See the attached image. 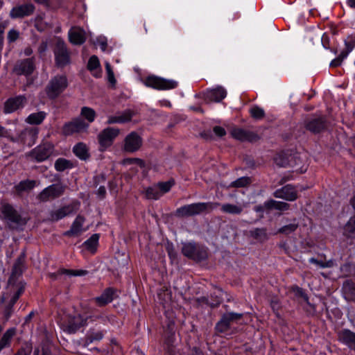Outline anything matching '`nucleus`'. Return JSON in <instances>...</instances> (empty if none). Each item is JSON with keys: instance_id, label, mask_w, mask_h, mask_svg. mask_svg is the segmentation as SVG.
Returning a JSON list of instances; mask_svg holds the SVG:
<instances>
[{"instance_id": "f257e3e1", "label": "nucleus", "mask_w": 355, "mask_h": 355, "mask_svg": "<svg viewBox=\"0 0 355 355\" xmlns=\"http://www.w3.org/2000/svg\"><path fill=\"white\" fill-rule=\"evenodd\" d=\"M0 211L6 226L10 230H21L27 223L26 218H24L10 204L2 205Z\"/></svg>"}, {"instance_id": "f03ea898", "label": "nucleus", "mask_w": 355, "mask_h": 355, "mask_svg": "<svg viewBox=\"0 0 355 355\" xmlns=\"http://www.w3.org/2000/svg\"><path fill=\"white\" fill-rule=\"evenodd\" d=\"M219 202H197L184 205L175 211V216L179 218H188L210 211L219 207Z\"/></svg>"}, {"instance_id": "7ed1b4c3", "label": "nucleus", "mask_w": 355, "mask_h": 355, "mask_svg": "<svg viewBox=\"0 0 355 355\" xmlns=\"http://www.w3.org/2000/svg\"><path fill=\"white\" fill-rule=\"evenodd\" d=\"M219 202H197L184 205L175 211V216L179 218H188L210 211L219 207Z\"/></svg>"}, {"instance_id": "20e7f679", "label": "nucleus", "mask_w": 355, "mask_h": 355, "mask_svg": "<svg viewBox=\"0 0 355 355\" xmlns=\"http://www.w3.org/2000/svg\"><path fill=\"white\" fill-rule=\"evenodd\" d=\"M182 253L196 262H200L208 258L207 248L195 242L183 243Z\"/></svg>"}, {"instance_id": "39448f33", "label": "nucleus", "mask_w": 355, "mask_h": 355, "mask_svg": "<svg viewBox=\"0 0 355 355\" xmlns=\"http://www.w3.org/2000/svg\"><path fill=\"white\" fill-rule=\"evenodd\" d=\"M67 186L61 181L44 188L36 196L40 202H46L60 198L66 191Z\"/></svg>"}, {"instance_id": "423d86ee", "label": "nucleus", "mask_w": 355, "mask_h": 355, "mask_svg": "<svg viewBox=\"0 0 355 355\" xmlns=\"http://www.w3.org/2000/svg\"><path fill=\"white\" fill-rule=\"evenodd\" d=\"M68 85L64 76H56L51 79L45 87V92L49 99L56 98Z\"/></svg>"}, {"instance_id": "0eeeda50", "label": "nucleus", "mask_w": 355, "mask_h": 355, "mask_svg": "<svg viewBox=\"0 0 355 355\" xmlns=\"http://www.w3.org/2000/svg\"><path fill=\"white\" fill-rule=\"evenodd\" d=\"M224 308L226 312L223 313L220 320L216 324L215 330L218 333H225L230 329L231 324L241 320L243 313H234L228 311V306L225 305Z\"/></svg>"}, {"instance_id": "6e6552de", "label": "nucleus", "mask_w": 355, "mask_h": 355, "mask_svg": "<svg viewBox=\"0 0 355 355\" xmlns=\"http://www.w3.org/2000/svg\"><path fill=\"white\" fill-rule=\"evenodd\" d=\"M304 128L313 134H318L327 128V120L325 116H311L303 122Z\"/></svg>"}, {"instance_id": "1a4fd4ad", "label": "nucleus", "mask_w": 355, "mask_h": 355, "mask_svg": "<svg viewBox=\"0 0 355 355\" xmlns=\"http://www.w3.org/2000/svg\"><path fill=\"white\" fill-rule=\"evenodd\" d=\"M144 85L158 90H166L174 89L178 86V83L173 80H168L154 75L148 76L144 80Z\"/></svg>"}, {"instance_id": "9d476101", "label": "nucleus", "mask_w": 355, "mask_h": 355, "mask_svg": "<svg viewBox=\"0 0 355 355\" xmlns=\"http://www.w3.org/2000/svg\"><path fill=\"white\" fill-rule=\"evenodd\" d=\"M55 64L59 67H63L70 62V54L67 44L62 39L56 42L53 50Z\"/></svg>"}, {"instance_id": "9b49d317", "label": "nucleus", "mask_w": 355, "mask_h": 355, "mask_svg": "<svg viewBox=\"0 0 355 355\" xmlns=\"http://www.w3.org/2000/svg\"><path fill=\"white\" fill-rule=\"evenodd\" d=\"M35 69V57H31L17 60L12 71L17 76H28L31 75Z\"/></svg>"}, {"instance_id": "f8f14e48", "label": "nucleus", "mask_w": 355, "mask_h": 355, "mask_svg": "<svg viewBox=\"0 0 355 355\" xmlns=\"http://www.w3.org/2000/svg\"><path fill=\"white\" fill-rule=\"evenodd\" d=\"M88 128L89 123H86L83 119L77 117L65 123L62 128V132L64 135L69 136L74 133L87 132Z\"/></svg>"}, {"instance_id": "ddd939ff", "label": "nucleus", "mask_w": 355, "mask_h": 355, "mask_svg": "<svg viewBox=\"0 0 355 355\" xmlns=\"http://www.w3.org/2000/svg\"><path fill=\"white\" fill-rule=\"evenodd\" d=\"M119 128L108 127L103 130L98 135V140L100 145V150L104 151L112 146L114 139L119 135Z\"/></svg>"}, {"instance_id": "4468645a", "label": "nucleus", "mask_w": 355, "mask_h": 355, "mask_svg": "<svg viewBox=\"0 0 355 355\" xmlns=\"http://www.w3.org/2000/svg\"><path fill=\"white\" fill-rule=\"evenodd\" d=\"M53 146L50 143H44L33 148L28 156L37 162L47 159L53 153Z\"/></svg>"}, {"instance_id": "2eb2a0df", "label": "nucleus", "mask_w": 355, "mask_h": 355, "mask_svg": "<svg viewBox=\"0 0 355 355\" xmlns=\"http://www.w3.org/2000/svg\"><path fill=\"white\" fill-rule=\"evenodd\" d=\"M123 150L125 152L132 153L140 149L143 139L136 132H131L124 139Z\"/></svg>"}, {"instance_id": "dca6fc26", "label": "nucleus", "mask_w": 355, "mask_h": 355, "mask_svg": "<svg viewBox=\"0 0 355 355\" xmlns=\"http://www.w3.org/2000/svg\"><path fill=\"white\" fill-rule=\"evenodd\" d=\"M86 324V320L80 314L76 315H69L65 322L62 324V329L69 334L76 333L81 327Z\"/></svg>"}, {"instance_id": "f3484780", "label": "nucleus", "mask_w": 355, "mask_h": 355, "mask_svg": "<svg viewBox=\"0 0 355 355\" xmlns=\"http://www.w3.org/2000/svg\"><path fill=\"white\" fill-rule=\"evenodd\" d=\"M230 134L233 138L243 142L248 141L253 143L258 141L261 139V137L257 133L239 128H233Z\"/></svg>"}, {"instance_id": "a211bd4d", "label": "nucleus", "mask_w": 355, "mask_h": 355, "mask_svg": "<svg viewBox=\"0 0 355 355\" xmlns=\"http://www.w3.org/2000/svg\"><path fill=\"white\" fill-rule=\"evenodd\" d=\"M26 259V252L23 251L19 255L13 264L11 275L8 279V284H15L17 279L21 276L24 269V263Z\"/></svg>"}, {"instance_id": "6ab92c4d", "label": "nucleus", "mask_w": 355, "mask_h": 355, "mask_svg": "<svg viewBox=\"0 0 355 355\" xmlns=\"http://www.w3.org/2000/svg\"><path fill=\"white\" fill-rule=\"evenodd\" d=\"M35 9V6L31 3L18 5L11 9L10 17L12 19L24 18L31 15Z\"/></svg>"}, {"instance_id": "aec40b11", "label": "nucleus", "mask_w": 355, "mask_h": 355, "mask_svg": "<svg viewBox=\"0 0 355 355\" xmlns=\"http://www.w3.org/2000/svg\"><path fill=\"white\" fill-rule=\"evenodd\" d=\"M273 196L288 201H294L298 198L297 191L291 184H286L273 193Z\"/></svg>"}, {"instance_id": "412c9836", "label": "nucleus", "mask_w": 355, "mask_h": 355, "mask_svg": "<svg viewBox=\"0 0 355 355\" xmlns=\"http://www.w3.org/2000/svg\"><path fill=\"white\" fill-rule=\"evenodd\" d=\"M26 101L27 99L24 95L10 98L4 103L3 112L5 113H12L16 110L22 108L26 103Z\"/></svg>"}, {"instance_id": "4be33fe9", "label": "nucleus", "mask_w": 355, "mask_h": 355, "mask_svg": "<svg viewBox=\"0 0 355 355\" xmlns=\"http://www.w3.org/2000/svg\"><path fill=\"white\" fill-rule=\"evenodd\" d=\"M337 336L340 343L355 351V332L349 329H343L338 331Z\"/></svg>"}, {"instance_id": "5701e85b", "label": "nucleus", "mask_w": 355, "mask_h": 355, "mask_svg": "<svg viewBox=\"0 0 355 355\" xmlns=\"http://www.w3.org/2000/svg\"><path fill=\"white\" fill-rule=\"evenodd\" d=\"M38 131L34 128H27L24 129L19 134L20 144L23 146L31 147L36 141Z\"/></svg>"}, {"instance_id": "b1692460", "label": "nucleus", "mask_w": 355, "mask_h": 355, "mask_svg": "<svg viewBox=\"0 0 355 355\" xmlns=\"http://www.w3.org/2000/svg\"><path fill=\"white\" fill-rule=\"evenodd\" d=\"M116 292L117 290L114 288H107L103 291L100 296L94 297L93 301L98 306H104L112 302L114 297H116Z\"/></svg>"}, {"instance_id": "393cba45", "label": "nucleus", "mask_w": 355, "mask_h": 355, "mask_svg": "<svg viewBox=\"0 0 355 355\" xmlns=\"http://www.w3.org/2000/svg\"><path fill=\"white\" fill-rule=\"evenodd\" d=\"M297 158V155H292L291 153L282 152L275 157L274 161L277 165L281 167H285L287 166H293L294 164H295V160Z\"/></svg>"}, {"instance_id": "a878e982", "label": "nucleus", "mask_w": 355, "mask_h": 355, "mask_svg": "<svg viewBox=\"0 0 355 355\" xmlns=\"http://www.w3.org/2000/svg\"><path fill=\"white\" fill-rule=\"evenodd\" d=\"M69 40L74 45H81L86 40L85 31L78 27L73 26L69 31Z\"/></svg>"}, {"instance_id": "bb28decb", "label": "nucleus", "mask_w": 355, "mask_h": 355, "mask_svg": "<svg viewBox=\"0 0 355 355\" xmlns=\"http://www.w3.org/2000/svg\"><path fill=\"white\" fill-rule=\"evenodd\" d=\"M135 115V112L131 110H125L121 113H119L116 116H111L108 118L107 123H124L131 121Z\"/></svg>"}, {"instance_id": "cd10ccee", "label": "nucleus", "mask_w": 355, "mask_h": 355, "mask_svg": "<svg viewBox=\"0 0 355 355\" xmlns=\"http://www.w3.org/2000/svg\"><path fill=\"white\" fill-rule=\"evenodd\" d=\"M85 222V218L81 216L78 215L73 223H72L70 230L65 232L64 233V236H78L82 230H83V225Z\"/></svg>"}, {"instance_id": "c85d7f7f", "label": "nucleus", "mask_w": 355, "mask_h": 355, "mask_svg": "<svg viewBox=\"0 0 355 355\" xmlns=\"http://www.w3.org/2000/svg\"><path fill=\"white\" fill-rule=\"evenodd\" d=\"M227 92L221 86L208 90L206 94V98L211 101L220 102L226 97Z\"/></svg>"}, {"instance_id": "c756f323", "label": "nucleus", "mask_w": 355, "mask_h": 355, "mask_svg": "<svg viewBox=\"0 0 355 355\" xmlns=\"http://www.w3.org/2000/svg\"><path fill=\"white\" fill-rule=\"evenodd\" d=\"M87 69L92 72L94 77L99 78L101 76L102 70L101 69L99 60L96 55H92L89 59Z\"/></svg>"}, {"instance_id": "7c9ffc66", "label": "nucleus", "mask_w": 355, "mask_h": 355, "mask_svg": "<svg viewBox=\"0 0 355 355\" xmlns=\"http://www.w3.org/2000/svg\"><path fill=\"white\" fill-rule=\"evenodd\" d=\"M73 211V208L71 205L62 207L57 210L51 211L50 214L51 219L53 221H58L71 214Z\"/></svg>"}, {"instance_id": "2f4dec72", "label": "nucleus", "mask_w": 355, "mask_h": 355, "mask_svg": "<svg viewBox=\"0 0 355 355\" xmlns=\"http://www.w3.org/2000/svg\"><path fill=\"white\" fill-rule=\"evenodd\" d=\"M73 153L82 160H87L90 157L87 145L83 142H79L73 146Z\"/></svg>"}, {"instance_id": "473e14b6", "label": "nucleus", "mask_w": 355, "mask_h": 355, "mask_svg": "<svg viewBox=\"0 0 355 355\" xmlns=\"http://www.w3.org/2000/svg\"><path fill=\"white\" fill-rule=\"evenodd\" d=\"M16 329L12 327L8 329L2 336L0 339V352L10 346L11 340L16 334Z\"/></svg>"}, {"instance_id": "72a5a7b5", "label": "nucleus", "mask_w": 355, "mask_h": 355, "mask_svg": "<svg viewBox=\"0 0 355 355\" xmlns=\"http://www.w3.org/2000/svg\"><path fill=\"white\" fill-rule=\"evenodd\" d=\"M220 209L223 213L233 214V215H239L243 212V206L241 205H234L230 203H225L220 205Z\"/></svg>"}, {"instance_id": "f704fd0d", "label": "nucleus", "mask_w": 355, "mask_h": 355, "mask_svg": "<svg viewBox=\"0 0 355 355\" xmlns=\"http://www.w3.org/2000/svg\"><path fill=\"white\" fill-rule=\"evenodd\" d=\"M264 206L267 209H276L279 211H286L289 209L290 205L285 202L276 201L275 200H269L264 203Z\"/></svg>"}, {"instance_id": "c9c22d12", "label": "nucleus", "mask_w": 355, "mask_h": 355, "mask_svg": "<svg viewBox=\"0 0 355 355\" xmlns=\"http://www.w3.org/2000/svg\"><path fill=\"white\" fill-rule=\"evenodd\" d=\"M99 237V234H94L83 243V245H84L86 250L92 254H94L97 250Z\"/></svg>"}, {"instance_id": "e433bc0d", "label": "nucleus", "mask_w": 355, "mask_h": 355, "mask_svg": "<svg viewBox=\"0 0 355 355\" xmlns=\"http://www.w3.org/2000/svg\"><path fill=\"white\" fill-rule=\"evenodd\" d=\"M37 185V182L34 180H26L21 181L15 186V189L18 193L23 191L32 190Z\"/></svg>"}, {"instance_id": "4c0bfd02", "label": "nucleus", "mask_w": 355, "mask_h": 355, "mask_svg": "<svg viewBox=\"0 0 355 355\" xmlns=\"http://www.w3.org/2000/svg\"><path fill=\"white\" fill-rule=\"evenodd\" d=\"M46 116V113L43 111L33 113L26 119V122L31 125H40L43 122Z\"/></svg>"}, {"instance_id": "58836bf2", "label": "nucleus", "mask_w": 355, "mask_h": 355, "mask_svg": "<svg viewBox=\"0 0 355 355\" xmlns=\"http://www.w3.org/2000/svg\"><path fill=\"white\" fill-rule=\"evenodd\" d=\"M249 234L254 239L261 243L267 241L268 239L266 228H255L250 230Z\"/></svg>"}, {"instance_id": "ea45409f", "label": "nucleus", "mask_w": 355, "mask_h": 355, "mask_svg": "<svg viewBox=\"0 0 355 355\" xmlns=\"http://www.w3.org/2000/svg\"><path fill=\"white\" fill-rule=\"evenodd\" d=\"M54 167L57 171L62 172L67 169L72 168L73 164L71 160L60 157L55 160Z\"/></svg>"}, {"instance_id": "a19ab883", "label": "nucleus", "mask_w": 355, "mask_h": 355, "mask_svg": "<svg viewBox=\"0 0 355 355\" xmlns=\"http://www.w3.org/2000/svg\"><path fill=\"white\" fill-rule=\"evenodd\" d=\"M198 306L206 304L209 306L211 308H215L219 306L221 302L220 297L219 296H216L215 300H213L212 302H209V300L207 297H198L195 300Z\"/></svg>"}, {"instance_id": "79ce46f5", "label": "nucleus", "mask_w": 355, "mask_h": 355, "mask_svg": "<svg viewBox=\"0 0 355 355\" xmlns=\"http://www.w3.org/2000/svg\"><path fill=\"white\" fill-rule=\"evenodd\" d=\"M251 183L252 178L248 176H244L238 178L235 181L232 182L227 188H243L249 186Z\"/></svg>"}, {"instance_id": "37998d69", "label": "nucleus", "mask_w": 355, "mask_h": 355, "mask_svg": "<svg viewBox=\"0 0 355 355\" xmlns=\"http://www.w3.org/2000/svg\"><path fill=\"white\" fill-rule=\"evenodd\" d=\"M103 334L102 331H90L85 337L84 346L87 347L94 340H100L103 338Z\"/></svg>"}, {"instance_id": "c03bdc74", "label": "nucleus", "mask_w": 355, "mask_h": 355, "mask_svg": "<svg viewBox=\"0 0 355 355\" xmlns=\"http://www.w3.org/2000/svg\"><path fill=\"white\" fill-rule=\"evenodd\" d=\"M80 115L88 121L87 123H89L94 121L96 114L94 109L89 107H83Z\"/></svg>"}, {"instance_id": "a18cd8bd", "label": "nucleus", "mask_w": 355, "mask_h": 355, "mask_svg": "<svg viewBox=\"0 0 355 355\" xmlns=\"http://www.w3.org/2000/svg\"><path fill=\"white\" fill-rule=\"evenodd\" d=\"M344 234L349 238L355 237V216L352 217L345 225Z\"/></svg>"}, {"instance_id": "49530a36", "label": "nucleus", "mask_w": 355, "mask_h": 355, "mask_svg": "<svg viewBox=\"0 0 355 355\" xmlns=\"http://www.w3.org/2000/svg\"><path fill=\"white\" fill-rule=\"evenodd\" d=\"M299 227L298 223H296V220L294 219V222L293 223L286 225L281 228H279L277 231L278 233L288 235L293 232H294Z\"/></svg>"}, {"instance_id": "de8ad7c7", "label": "nucleus", "mask_w": 355, "mask_h": 355, "mask_svg": "<svg viewBox=\"0 0 355 355\" xmlns=\"http://www.w3.org/2000/svg\"><path fill=\"white\" fill-rule=\"evenodd\" d=\"M250 113L251 116L257 120H260L264 118L265 116V112L264 110L261 108L259 106H254L252 107L250 110Z\"/></svg>"}, {"instance_id": "09e8293b", "label": "nucleus", "mask_w": 355, "mask_h": 355, "mask_svg": "<svg viewBox=\"0 0 355 355\" xmlns=\"http://www.w3.org/2000/svg\"><path fill=\"white\" fill-rule=\"evenodd\" d=\"M162 196L157 187H148L146 190V197L150 200H157Z\"/></svg>"}, {"instance_id": "8fccbe9b", "label": "nucleus", "mask_w": 355, "mask_h": 355, "mask_svg": "<svg viewBox=\"0 0 355 355\" xmlns=\"http://www.w3.org/2000/svg\"><path fill=\"white\" fill-rule=\"evenodd\" d=\"M345 49L342 52L346 53V56L351 52L355 46V35H352L347 37L345 40Z\"/></svg>"}, {"instance_id": "3c124183", "label": "nucleus", "mask_w": 355, "mask_h": 355, "mask_svg": "<svg viewBox=\"0 0 355 355\" xmlns=\"http://www.w3.org/2000/svg\"><path fill=\"white\" fill-rule=\"evenodd\" d=\"M292 291L295 293V295L297 296V297H302L307 304L309 305H311V304L309 303V297L308 295L305 293V292L304 291V290L297 286H294L292 287Z\"/></svg>"}, {"instance_id": "603ef678", "label": "nucleus", "mask_w": 355, "mask_h": 355, "mask_svg": "<svg viewBox=\"0 0 355 355\" xmlns=\"http://www.w3.org/2000/svg\"><path fill=\"white\" fill-rule=\"evenodd\" d=\"M174 184L173 181L162 182L157 184V189L161 192L162 195L170 191L172 186Z\"/></svg>"}, {"instance_id": "864d4df0", "label": "nucleus", "mask_w": 355, "mask_h": 355, "mask_svg": "<svg viewBox=\"0 0 355 355\" xmlns=\"http://www.w3.org/2000/svg\"><path fill=\"white\" fill-rule=\"evenodd\" d=\"M105 70L107 74V80L112 85H114L116 84V79L114 77V71L112 70V66L108 62H105Z\"/></svg>"}, {"instance_id": "5fc2aeb1", "label": "nucleus", "mask_w": 355, "mask_h": 355, "mask_svg": "<svg viewBox=\"0 0 355 355\" xmlns=\"http://www.w3.org/2000/svg\"><path fill=\"white\" fill-rule=\"evenodd\" d=\"M124 164H137L140 167H144L145 163L143 159L139 158H126L123 161Z\"/></svg>"}, {"instance_id": "6e6d98bb", "label": "nucleus", "mask_w": 355, "mask_h": 355, "mask_svg": "<svg viewBox=\"0 0 355 355\" xmlns=\"http://www.w3.org/2000/svg\"><path fill=\"white\" fill-rule=\"evenodd\" d=\"M347 58L346 56V53L345 52H341L340 54L338 55V57H337L336 58H335L334 60H333L331 63H330V67H338L341 64L343 60Z\"/></svg>"}, {"instance_id": "4d7b16f0", "label": "nucleus", "mask_w": 355, "mask_h": 355, "mask_svg": "<svg viewBox=\"0 0 355 355\" xmlns=\"http://www.w3.org/2000/svg\"><path fill=\"white\" fill-rule=\"evenodd\" d=\"M19 31H17L15 29H11L8 33L7 39H8V41L9 43H12V42H15L19 38Z\"/></svg>"}, {"instance_id": "13d9d810", "label": "nucleus", "mask_w": 355, "mask_h": 355, "mask_svg": "<svg viewBox=\"0 0 355 355\" xmlns=\"http://www.w3.org/2000/svg\"><path fill=\"white\" fill-rule=\"evenodd\" d=\"M309 262L310 263H315V264H317L318 265L320 268H330L332 266V262L330 261H327V262H323L322 261H318V259H315V258H311L309 259Z\"/></svg>"}, {"instance_id": "bf43d9fd", "label": "nucleus", "mask_w": 355, "mask_h": 355, "mask_svg": "<svg viewBox=\"0 0 355 355\" xmlns=\"http://www.w3.org/2000/svg\"><path fill=\"white\" fill-rule=\"evenodd\" d=\"M188 355H205L202 350L198 347H193L189 349Z\"/></svg>"}, {"instance_id": "052dcab7", "label": "nucleus", "mask_w": 355, "mask_h": 355, "mask_svg": "<svg viewBox=\"0 0 355 355\" xmlns=\"http://www.w3.org/2000/svg\"><path fill=\"white\" fill-rule=\"evenodd\" d=\"M214 132L216 135L221 137L226 135L225 130L221 126H215L213 129Z\"/></svg>"}, {"instance_id": "680f3d73", "label": "nucleus", "mask_w": 355, "mask_h": 355, "mask_svg": "<svg viewBox=\"0 0 355 355\" xmlns=\"http://www.w3.org/2000/svg\"><path fill=\"white\" fill-rule=\"evenodd\" d=\"M14 304H12L11 303H8V304L6 306L4 310V315L5 318L8 320L11 314L12 313V308Z\"/></svg>"}, {"instance_id": "e2e57ef3", "label": "nucleus", "mask_w": 355, "mask_h": 355, "mask_svg": "<svg viewBox=\"0 0 355 355\" xmlns=\"http://www.w3.org/2000/svg\"><path fill=\"white\" fill-rule=\"evenodd\" d=\"M97 42L98 43L101 50L105 51L107 46L106 39L105 37H98L97 38Z\"/></svg>"}, {"instance_id": "0e129e2a", "label": "nucleus", "mask_w": 355, "mask_h": 355, "mask_svg": "<svg viewBox=\"0 0 355 355\" xmlns=\"http://www.w3.org/2000/svg\"><path fill=\"white\" fill-rule=\"evenodd\" d=\"M63 3V0H53L50 3H48L47 6L53 9L60 7Z\"/></svg>"}, {"instance_id": "69168bd1", "label": "nucleus", "mask_w": 355, "mask_h": 355, "mask_svg": "<svg viewBox=\"0 0 355 355\" xmlns=\"http://www.w3.org/2000/svg\"><path fill=\"white\" fill-rule=\"evenodd\" d=\"M105 181V174H100L94 177V182L95 186H97L100 182H103Z\"/></svg>"}, {"instance_id": "338daca9", "label": "nucleus", "mask_w": 355, "mask_h": 355, "mask_svg": "<svg viewBox=\"0 0 355 355\" xmlns=\"http://www.w3.org/2000/svg\"><path fill=\"white\" fill-rule=\"evenodd\" d=\"M97 194L101 198H103L106 194L105 187L104 186H101L97 191Z\"/></svg>"}, {"instance_id": "774afa93", "label": "nucleus", "mask_w": 355, "mask_h": 355, "mask_svg": "<svg viewBox=\"0 0 355 355\" xmlns=\"http://www.w3.org/2000/svg\"><path fill=\"white\" fill-rule=\"evenodd\" d=\"M270 305L273 311H278L279 309V303L277 299L272 300L270 302Z\"/></svg>"}]
</instances>
